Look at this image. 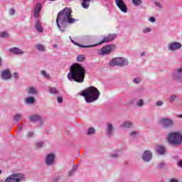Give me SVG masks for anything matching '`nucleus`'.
<instances>
[{
	"label": "nucleus",
	"instance_id": "1",
	"mask_svg": "<svg viewBox=\"0 0 182 182\" xmlns=\"http://www.w3.org/2000/svg\"><path fill=\"white\" fill-rule=\"evenodd\" d=\"M77 21V20L72 18V9L70 8H65L61 10L58 14L56 18L57 26L61 32H65L68 23H75Z\"/></svg>",
	"mask_w": 182,
	"mask_h": 182
},
{
	"label": "nucleus",
	"instance_id": "2",
	"mask_svg": "<svg viewBox=\"0 0 182 182\" xmlns=\"http://www.w3.org/2000/svg\"><path fill=\"white\" fill-rule=\"evenodd\" d=\"M86 76V68L82 64L75 63L70 68V72L67 75L68 80L76 82L77 83H83Z\"/></svg>",
	"mask_w": 182,
	"mask_h": 182
},
{
	"label": "nucleus",
	"instance_id": "3",
	"mask_svg": "<svg viewBox=\"0 0 182 182\" xmlns=\"http://www.w3.org/2000/svg\"><path fill=\"white\" fill-rule=\"evenodd\" d=\"M81 96L85 97L87 103H93V102L99 100L100 92L95 87L90 86L81 92Z\"/></svg>",
	"mask_w": 182,
	"mask_h": 182
},
{
	"label": "nucleus",
	"instance_id": "4",
	"mask_svg": "<svg viewBox=\"0 0 182 182\" xmlns=\"http://www.w3.org/2000/svg\"><path fill=\"white\" fill-rule=\"evenodd\" d=\"M167 141L172 147H180L182 143V134L180 132H172L168 134Z\"/></svg>",
	"mask_w": 182,
	"mask_h": 182
},
{
	"label": "nucleus",
	"instance_id": "5",
	"mask_svg": "<svg viewBox=\"0 0 182 182\" xmlns=\"http://www.w3.org/2000/svg\"><path fill=\"white\" fill-rule=\"evenodd\" d=\"M26 176L22 173H14L7 176L5 181H0V182H22L25 181Z\"/></svg>",
	"mask_w": 182,
	"mask_h": 182
},
{
	"label": "nucleus",
	"instance_id": "6",
	"mask_svg": "<svg viewBox=\"0 0 182 182\" xmlns=\"http://www.w3.org/2000/svg\"><path fill=\"white\" fill-rule=\"evenodd\" d=\"M127 65H129V60L122 57L112 58L109 62V66H111V68H114V66H119L120 68H122L123 66H127Z\"/></svg>",
	"mask_w": 182,
	"mask_h": 182
},
{
	"label": "nucleus",
	"instance_id": "7",
	"mask_svg": "<svg viewBox=\"0 0 182 182\" xmlns=\"http://www.w3.org/2000/svg\"><path fill=\"white\" fill-rule=\"evenodd\" d=\"M116 50V45L110 44L102 47L98 52V54L101 56H105V55H110L111 52Z\"/></svg>",
	"mask_w": 182,
	"mask_h": 182
},
{
	"label": "nucleus",
	"instance_id": "8",
	"mask_svg": "<svg viewBox=\"0 0 182 182\" xmlns=\"http://www.w3.org/2000/svg\"><path fill=\"white\" fill-rule=\"evenodd\" d=\"M70 41L72 42V43H73V45H75V46H80V48H93V46H98V45H102V43H107V42H110L109 40V36H105L101 42L98 43L97 44H95L92 46L80 45L78 43H76L75 41H73L70 36Z\"/></svg>",
	"mask_w": 182,
	"mask_h": 182
},
{
	"label": "nucleus",
	"instance_id": "9",
	"mask_svg": "<svg viewBox=\"0 0 182 182\" xmlns=\"http://www.w3.org/2000/svg\"><path fill=\"white\" fill-rule=\"evenodd\" d=\"M181 48V43L178 41L169 42L167 45V49L169 52H177V50H180Z\"/></svg>",
	"mask_w": 182,
	"mask_h": 182
},
{
	"label": "nucleus",
	"instance_id": "10",
	"mask_svg": "<svg viewBox=\"0 0 182 182\" xmlns=\"http://www.w3.org/2000/svg\"><path fill=\"white\" fill-rule=\"evenodd\" d=\"M159 124L164 129H168V127H173L174 126V121L171 119L164 117L159 120Z\"/></svg>",
	"mask_w": 182,
	"mask_h": 182
},
{
	"label": "nucleus",
	"instance_id": "11",
	"mask_svg": "<svg viewBox=\"0 0 182 182\" xmlns=\"http://www.w3.org/2000/svg\"><path fill=\"white\" fill-rule=\"evenodd\" d=\"M172 79L174 82L182 83V66L176 68L174 72L172 73Z\"/></svg>",
	"mask_w": 182,
	"mask_h": 182
},
{
	"label": "nucleus",
	"instance_id": "12",
	"mask_svg": "<svg viewBox=\"0 0 182 182\" xmlns=\"http://www.w3.org/2000/svg\"><path fill=\"white\" fill-rule=\"evenodd\" d=\"M141 159L145 163H149L153 159V153L150 150L144 151L142 154Z\"/></svg>",
	"mask_w": 182,
	"mask_h": 182
},
{
	"label": "nucleus",
	"instance_id": "13",
	"mask_svg": "<svg viewBox=\"0 0 182 182\" xmlns=\"http://www.w3.org/2000/svg\"><path fill=\"white\" fill-rule=\"evenodd\" d=\"M115 4L121 12L127 14V6H126V4H124L123 0H115Z\"/></svg>",
	"mask_w": 182,
	"mask_h": 182
},
{
	"label": "nucleus",
	"instance_id": "14",
	"mask_svg": "<svg viewBox=\"0 0 182 182\" xmlns=\"http://www.w3.org/2000/svg\"><path fill=\"white\" fill-rule=\"evenodd\" d=\"M12 77V74H11V70L6 69L1 71V78L2 80H10Z\"/></svg>",
	"mask_w": 182,
	"mask_h": 182
},
{
	"label": "nucleus",
	"instance_id": "15",
	"mask_svg": "<svg viewBox=\"0 0 182 182\" xmlns=\"http://www.w3.org/2000/svg\"><path fill=\"white\" fill-rule=\"evenodd\" d=\"M55 156L53 154H48L45 160L46 166H53L55 164Z\"/></svg>",
	"mask_w": 182,
	"mask_h": 182
},
{
	"label": "nucleus",
	"instance_id": "16",
	"mask_svg": "<svg viewBox=\"0 0 182 182\" xmlns=\"http://www.w3.org/2000/svg\"><path fill=\"white\" fill-rule=\"evenodd\" d=\"M41 11H42V4L38 3L33 9L34 18H39V14H41Z\"/></svg>",
	"mask_w": 182,
	"mask_h": 182
},
{
	"label": "nucleus",
	"instance_id": "17",
	"mask_svg": "<svg viewBox=\"0 0 182 182\" xmlns=\"http://www.w3.org/2000/svg\"><path fill=\"white\" fill-rule=\"evenodd\" d=\"M9 52L14 53V55H25V51L18 47L10 48Z\"/></svg>",
	"mask_w": 182,
	"mask_h": 182
},
{
	"label": "nucleus",
	"instance_id": "18",
	"mask_svg": "<svg viewBox=\"0 0 182 182\" xmlns=\"http://www.w3.org/2000/svg\"><path fill=\"white\" fill-rule=\"evenodd\" d=\"M27 94L31 96H36L38 95V90L34 87H30L26 90Z\"/></svg>",
	"mask_w": 182,
	"mask_h": 182
},
{
	"label": "nucleus",
	"instance_id": "19",
	"mask_svg": "<svg viewBox=\"0 0 182 182\" xmlns=\"http://www.w3.org/2000/svg\"><path fill=\"white\" fill-rule=\"evenodd\" d=\"M120 129H131L133 127V122L130 121L124 122L119 125Z\"/></svg>",
	"mask_w": 182,
	"mask_h": 182
},
{
	"label": "nucleus",
	"instance_id": "20",
	"mask_svg": "<svg viewBox=\"0 0 182 182\" xmlns=\"http://www.w3.org/2000/svg\"><path fill=\"white\" fill-rule=\"evenodd\" d=\"M107 134L108 137H112V136H113V125L112 123H108L107 124Z\"/></svg>",
	"mask_w": 182,
	"mask_h": 182
},
{
	"label": "nucleus",
	"instance_id": "21",
	"mask_svg": "<svg viewBox=\"0 0 182 182\" xmlns=\"http://www.w3.org/2000/svg\"><path fill=\"white\" fill-rule=\"evenodd\" d=\"M41 117L39 114H33L28 117V120L35 123L36 122H39V120H41Z\"/></svg>",
	"mask_w": 182,
	"mask_h": 182
},
{
	"label": "nucleus",
	"instance_id": "22",
	"mask_svg": "<svg viewBox=\"0 0 182 182\" xmlns=\"http://www.w3.org/2000/svg\"><path fill=\"white\" fill-rule=\"evenodd\" d=\"M24 103L26 105H34L35 104V97H28L24 99Z\"/></svg>",
	"mask_w": 182,
	"mask_h": 182
},
{
	"label": "nucleus",
	"instance_id": "23",
	"mask_svg": "<svg viewBox=\"0 0 182 182\" xmlns=\"http://www.w3.org/2000/svg\"><path fill=\"white\" fill-rule=\"evenodd\" d=\"M35 28L38 32L42 33L43 32V28H42V24H41V21H37L35 24Z\"/></svg>",
	"mask_w": 182,
	"mask_h": 182
},
{
	"label": "nucleus",
	"instance_id": "24",
	"mask_svg": "<svg viewBox=\"0 0 182 182\" xmlns=\"http://www.w3.org/2000/svg\"><path fill=\"white\" fill-rule=\"evenodd\" d=\"M22 117H23V115L21 113H17L14 115L13 119L14 122H19V120H22Z\"/></svg>",
	"mask_w": 182,
	"mask_h": 182
},
{
	"label": "nucleus",
	"instance_id": "25",
	"mask_svg": "<svg viewBox=\"0 0 182 182\" xmlns=\"http://www.w3.org/2000/svg\"><path fill=\"white\" fill-rule=\"evenodd\" d=\"M34 48L37 50H39V52H45V46H43L42 44H36Z\"/></svg>",
	"mask_w": 182,
	"mask_h": 182
},
{
	"label": "nucleus",
	"instance_id": "26",
	"mask_svg": "<svg viewBox=\"0 0 182 182\" xmlns=\"http://www.w3.org/2000/svg\"><path fill=\"white\" fill-rule=\"evenodd\" d=\"M156 151L159 154L163 155L166 153V148H164V146H159L157 149H156Z\"/></svg>",
	"mask_w": 182,
	"mask_h": 182
},
{
	"label": "nucleus",
	"instance_id": "27",
	"mask_svg": "<svg viewBox=\"0 0 182 182\" xmlns=\"http://www.w3.org/2000/svg\"><path fill=\"white\" fill-rule=\"evenodd\" d=\"M0 38H4V39L9 38V33H8V31L0 32Z\"/></svg>",
	"mask_w": 182,
	"mask_h": 182
},
{
	"label": "nucleus",
	"instance_id": "28",
	"mask_svg": "<svg viewBox=\"0 0 182 182\" xmlns=\"http://www.w3.org/2000/svg\"><path fill=\"white\" fill-rule=\"evenodd\" d=\"M136 106L138 107H142V106H144V100L142 99L139 100L136 102Z\"/></svg>",
	"mask_w": 182,
	"mask_h": 182
},
{
	"label": "nucleus",
	"instance_id": "29",
	"mask_svg": "<svg viewBox=\"0 0 182 182\" xmlns=\"http://www.w3.org/2000/svg\"><path fill=\"white\" fill-rule=\"evenodd\" d=\"M132 4L134 6H140L141 4H143V1L141 0H132Z\"/></svg>",
	"mask_w": 182,
	"mask_h": 182
},
{
	"label": "nucleus",
	"instance_id": "30",
	"mask_svg": "<svg viewBox=\"0 0 182 182\" xmlns=\"http://www.w3.org/2000/svg\"><path fill=\"white\" fill-rule=\"evenodd\" d=\"M49 92L50 93H51V95H58L59 93V91L58 90V89L55 87H50Z\"/></svg>",
	"mask_w": 182,
	"mask_h": 182
},
{
	"label": "nucleus",
	"instance_id": "31",
	"mask_svg": "<svg viewBox=\"0 0 182 182\" xmlns=\"http://www.w3.org/2000/svg\"><path fill=\"white\" fill-rule=\"evenodd\" d=\"M90 6V2H87V1H82V6L85 9H87Z\"/></svg>",
	"mask_w": 182,
	"mask_h": 182
},
{
	"label": "nucleus",
	"instance_id": "32",
	"mask_svg": "<svg viewBox=\"0 0 182 182\" xmlns=\"http://www.w3.org/2000/svg\"><path fill=\"white\" fill-rule=\"evenodd\" d=\"M76 170H77V166H73V168L68 172V176H71L73 174L76 173Z\"/></svg>",
	"mask_w": 182,
	"mask_h": 182
},
{
	"label": "nucleus",
	"instance_id": "33",
	"mask_svg": "<svg viewBox=\"0 0 182 182\" xmlns=\"http://www.w3.org/2000/svg\"><path fill=\"white\" fill-rule=\"evenodd\" d=\"M108 38H109V42H112V41H114V39H116V38H117V35H116V34H109Z\"/></svg>",
	"mask_w": 182,
	"mask_h": 182
},
{
	"label": "nucleus",
	"instance_id": "34",
	"mask_svg": "<svg viewBox=\"0 0 182 182\" xmlns=\"http://www.w3.org/2000/svg\"><path fill=\"white\" fill-rule=\"evenodd\" d=\"M77 62H85V55H80L77 57Z\"/></svg>",
	"mask_w": 182,
	"mask_h": 182
},
{
	"label": "nucleus",
	"instance_id": "35",
	"mask_svg": "<svg viewBox=\"0 0 182 182\" xmlns=\"http://www.w3.org/2000/svg\"><path fill=\"white\" fill-rule=\"evenodd\" d=\"M41 74L42 76H43V77H46V79H49L50 77L49 74H48V73L45 70H41Z\"/></svg>",
	"mask_w": 182,
	"mask_h": 182
},
{
	"label": "nucleus",
	"instance_id": "36",
	"mask_svg": "<svg viewBox=\"0 0 182 182\" xmlns=\"http://www.w3.org/2000/svg\"><path fill=\"white\" fill-rule=\"evenodd\" d=\"M110 157L111 159H118V157H120V152L112 154Z\"/></svg>",
	"mask_w": 182,
	"mask_h": 182
},
{
	"label": "nucleus",
	"instance_id": "37",
	"mask_svg": "<svg viewBox=\"0 0 182 182\" xmlns=\"http://www.w3.org/2000/svg\"><path fill=\"white\" fill-rule=\"evenodd\" d=\"M143 33H149V32H151V28L146 27V28L142 30Z\"/></svg>",
	"mask_w": 182,
	"mask_h": 182
},
{
	"label": "nucleus",
	"instance_id": "38",
	"mask_svg": "<svg viewBox=\"0 0 182 182\" xmlns=\"http://www.w3.org/2000/svg\"><path fill=\"white\" fill-rule=\"evenodd\" d=\"M134 83H136V85H139V83H141V78L140 77H136L133 80Z\"/></svg>",
	"mask_w": 182,
	"mask_h": 182
},
{
	"label": "nucleus",
	"instance_id": "39",
	"mask_svg": "<svg viewBox=\"0 0 182 182\" xmlns=\"http://www.w3.org/2000/svg\"><path fill=\"white\" fill-rule=\"evenodd\" d=\"M87 134L91 136L92 134H95V129L93 128H89L87 131Z\"/></svg>",
	"mask_w": 182,
	"mask_h": 182
},
{
	"label": "nucleus",
	"instance_id": "40",
	"mask_svg": "<svg viewBox=\"0 0 182 182\" xmlns=\"http://www.w3.org/2000/svg\"><path fill=\"white\" fill-rule=\"evenodd\" d=\"M36 147H39V148L43 147V141H37L36 144Z\"/></svg>",
	"mask_w": 182,
	"mask_h": 182
},
{
	"label": "nucleus",
	"instance_id": "41",
	"mask_svg": "<svg viewBox=\"0 0 182 182\" xmlns=\"http://www.w3.org/2000/svg\"><path fill=\"white\" fill-rule=\"evenodd\" d=\"M176 99H177V95H171L170 97H169V101L173 102L176 100Z\"/></svg>",
	"mask_w": 182,
	"mask_h": 182
},
{
	"label": "nucleus",
	"instance_id": "42",
	"mask_svg": "<svg viewBox=\"0 0 182 182\" xmlns=\"http://www.w3.org/2000/svg\"><path fill=\"white\" fill-rule=\"evenodd\" d=\"M138 133L137 131H132L129 133V136L131 137H135V136H137Z\"/></svg>",
	"mask_w": 182,
	"mask_h": 182
},
{
	"label": "nucleus",
	"instance_id": "43",
	"mask_svg": "<svg viewBox=\"0 0 182 182\" xmlns=\"http://www.w3.org/2000/svg\"><path fill=\"white\" fill-rule=\"evenodd\" d=\"M163 105H164V102H163V101H157L156 102V107H160V106H163Z\"/></svg>",
	"mask_w": 182,
	"mask_h": 182
},
{
	"label": "nucleus",
	"instance_id": "44",
	"mask_svg": "<svg viewBox=\"0 0 182 182\" xmlns=\"http://www.w3.org/2000/svg\"><path fill=\"white\" fill-rule=\"evenodd\" d=\"M34 133L33 132H29L26 135V139H29V137H33Z\"/></svg>",
	"mask_w": 182,
	"mask_h": 182
},
{
	"label": "nucleus",
	"instance_id": "45",
	"mask_svg": "<svg viewBox=\"0 0 182 182\" xmlns=\"http://www.w3.org/2000/svg\"><path fill=\"white\" fill-rule=\"evenodd\" d=\"M154 5L156 6L158 8H160V9L163 8V5L161 4V3L159 1H155Z\"/></svg>",
	"mask_w": 182,
	"mask_h": 182
},
{
	"label": "nucleus",
	"instance_id": "46",
	"mask_svg": "<svg viewBox=\"0 0 182 182\" xmlns=\"http://www.w3.org/2000/svg\"><path fill=\"white\" fill-rule=\"evenodd\" d=\"M57 102L58 103H62L63 102V98L62 97H58Z\"/></svg>",
	"mask_w": 182,
	"mask_h": 182
},
{
	"label": "nucleus",
	"instance_id": "47",
	"mask_svg": "<svg viewBox=\"0 0 182 182\" xmlns=\"http://www.w3.org/2000/svg\"><path fill=\"white\" fill-rule=\"evenodd\" d=\"M168 182H178V179L176 178H172L168 180Z\"/></svg>",
	"mask_w": 182,
	"mask_h": 182
},
{
	"label": "nucleus",
	"instance_id": "48",
	"mask_svg": "<svg viewBox=\"0 0 182 182\" xmlns=\"http://www.w3.org/2000/svg\"><path fill=\"white\" fill-rule=\"evenodd\" d=\"M9 12V15H15V9H10Z\"/></svg>",
	"mask_w": 182,
	"mask_h": 182
},
{
	"label": "nucleus",
	"instance_id": "49",
	"mask_svg": "<svg viewBox=\"0 0 182 182\" xmlns=\"http://www.w3.org/2000/svg\"><path fill=\"white\" fill-rule=\"evenodd\" d=\"M149 22H151L152 23L156 22V18L154 17H149Z\"/></svg>",
	"mask_w": 182,
	"mask_h": 182
},
{
	"label": "nucleus",
	"instance_id": "50",
	"mask_svg": "<svg viewBox=\"0 0 182 182\" xmlns=\"http://www.w3.org/2000/svg\"><path fill=\"white\" fill-rule=\"evenodd\" d=\"M177 166L178 167H179L180 168H182V160H179L177 163Z\"/></svg>",
	"mask_w": 182,
	"mask_h": 182
},
{
	"label": "nucleus",
	"instance_id": "51",
	"mask_svg": "<svg viewBox=\"0 0 182 182\" xmlns=\"http://www.w3.org/2000/svg\"><path fill=\"white\" fill-rule=\"evenodd\" d=\"M13 76L15 79H19V74L18 73H14Z\"/></svg>",
	"mask_w": 182,
	"mask_h": 182
},
{
	"label": "nucleus",
	"instance_id": "52",
	"mask_svg": "<svg viewBox=\"0 0 182 182\" xmlns=\"http://www.w3.org/2000/svg\"><path fill=\"white\" fill-rule=\"evenodd\" d=\"M165 166H166V164L162 162V163H161V164H159L158 165V167H159V168H163Z\"/></svg>",
	"mask_w": 182,
	"mask_h": 182
},
{
	"label": "nucleus",
	"instance_id": "53",
	"mask_svg": "<svg viewBox=\"0 0 182 182\" xmlns=\"http://www.w3.org/2000/svg\"><path fill=\"white\" fill-rule=\"evenodd\" d=\"M38 122H39L38 124H40V126H43L44 121L42 119V117H41V120H39Z\"/></svg>",
	"mask_w": 182,
	"mask_h": 182
},
{
	"label": "nucleus",
	"instance_id": "54",
	"mask_svg": "<svg viewBox=\"0 0 182 182\" xmlns=\"http://www.w3.org/2000/svg\"><path fill=\"white\" fill-rule=\"evenodd\" d=\"M92 0H82V2H90Z\"/></svg>",
	"mask_w": 182,
	"mask_h": 182
},
{
	"label": "nucleus",
	"instance_id": "55",
	"mask_svg": "<svg viewBox=\"0 0 182 182\" xmlns=\"http://www.w3.org/2000/svg\"><path fill=\"white\" fill-rule=\"evenodd\" d=\"M177 117H178L179 119H182V114L177 115Z\"/></svg>",
	"mask_w": 182,
	"mask_h": 182
},
{
	"label": "nucleus",
	"instance_id": "56",
	"mask_svg": "<svg viewBox=\"0 0 182 182\" xmlns=\"http://www.w3.org/2000/svg\"><path fill=\"white\" fill-rule=\"evenodd\" d=\"M0 66H2V59L0 57Z\"/></svg>",
	"mask_w": 182,
	"mask_h": 182
},
{
	"label": "nucleus",
	"instance_id": "57",
	"mask_svg": "<svg viewBox=\"0 0 182 182\" xmlns=\"http://www.w3.org/2000/svg\"><path fill=\"white\" fill-rule=\"evenodd\" d=\"M53 48H58V45H56V44H53Z\"/></svg>",
	"mask_w": 182,
	"mask_h": 182
},
{
	"label": "nucleus",
	"instance_id": "58",
	"mask_svg": "<svg viewBox=\"0 0 182 182\" xmlns=\"http://www.w3.org/2000/svg\"><path fill=\"white\" fill-rule=\"evenodd\" d=\"M141 56H144V53H141Z\"/></svg>",
	"mask_w": 182,
	"mask_h": 182
},
{
	"label": "nucleus",
	"instance_id": "59",
	"mask_svg": "<svg viewBox=\"0 0 182 182\" xmlns=\"http://www.w3.org/2000/svg\"><path fill=\"white\" fill-rule=\"evenodd\" d=\"M1 174H2V171L0 170V176H1Z\"/></svg>",
	"mask_w": 182,
	"mask_h": 182
},
{
	"label": "nucleus",
	"instance_id": "60",
	"mask_svg": "<svg viewBox=\"0 0 182 182\" xmlns=\"http://www.w3.org/2000/svg\"><path fill=\"white\" fill-rule=\"evenodd\" d=\"M19 130H22V127H20Z\"/></svg>",
	"mask_w": 182,
	"mask_h": 182
}]
</instances>
